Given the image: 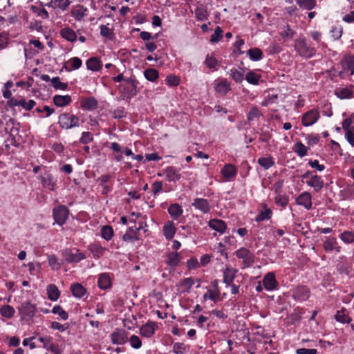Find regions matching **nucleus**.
Masks as SVG:
<instances>
[{"mask_svg":"<svg viewBox=\"0 0 354 354\" xmlns=\"http://www.w3.org/2000/svg\"><path fill=\"white\" fill-rule=\"evenodd\" d=\"M195 15L198 21H205L207 19V12L202 7L196 8Z\"/></svg>","mask_w":354,"mask_h":354,"instance_id":"nucleus-52","label":"nucleus"},{"mask_svg":"<svg viewBox=\"0 0 354 354\" xmlns=\"http://www.w3.org/2000/svg\"><path fill=\"white\" fill-rule=\"evenodd\" d=\"M156 327V325L154 322H149L140 328V335L146 337H150L154 334Z\"/></svg>","mask_w":354,"mask_h":354,"instance_id":"nucleus-20","label":"nucleus"},{"mask_svg":"<svg viewBox=\"0 0 354 354\" xmlns=\"http://www.w3.org/2000/svg\"><path fill=\"white\" fill-rule=\"evenodd\" d=\"M93 140V134L88 131H84L82 134L80 142L82 144H87Z\"/></svg>","mask_w":354,"mask_h":354,"instance_id":"nucleus-63","label":"nucleus"},{"mask_svg":"<svg viewBox=\"0 0 354 354\" xmlns=\"http://www.w3.org/2000/svg\"><path fill=\"white\" fill-rule=\"evenodd\" d=\"M335 319L341 323H349L351 318L344 313V310H338L335 315Z\"/></svg>","mask_w":354,"mask_h":354,"instance_id":"nucleus-51","label":"nucleus"},{"mask_svg":"<svg viewBox=\"0 0 354 354\" xmlns=\"http://www.w3.org/2000/svg\"><path fill=\"white\" fill-rule=\"evenodd\" d=\"M342 64L344 69L351 72V75L354 74V56L345 57L342 61Z\"/></svg>","mask_w":354,"mask_h":354,"instance_id":"nucleus-32","label":"nucleus"},{"mask_svg":"<svg viewBox=\"0 0 354 354\" xmlns=\"http://www.w3.org/2000/svg\"><path fill=\"white\" fill-rule=\"evenodd\" d=\"M52 313L53 314H57L59 315V317L63 319V320H66L68 319V314L66 311H65L64 310L62 309V308L59 306V305H57V306H55L52 310Z\"/></svg>","mask_w":354,"mask_h":354,"instance_id":"nucleus-53","label":"nucleus"},{"mask_svg":"<svg viewBox=\"0 0 354 354\" xmlns=\"http://www.w3.org/2000/svg\"><path fill=\"white\" fill-rule=\"evenodd\" d=\"M68 64L71 65L70 68H68L66 66H64V68H66V70L67 71L70 72L73 70H76V69L80 68L82 64V62L79 57H74L69 59Z\"/></svg>","mask_w":354,"mask_h":354,"instance_id":"nucleus-36","label":"nucleus"},{"mask_svg":"<svg viewBox=\"0 0 354 354\" xmlns=\"http://www.w3.org/2000/svg\"><path fill=\"white\" fill-rule=\"evenodd\" d=\"M192 205L204 214L209 213L211 210V206L207 199L196 198L194 200Z\"/></svg>","mask_w":354,"mask_h":354,"instance_id":"nucleus-12","label":"nucleus"},{"mask_svg":"<svg viewBox=\"0 0 354 354\" xmlns=\"http://www.w3.org/2000/svg\"><path fill=\"white\" fill-rule=\"evenodd\" d=\"M337 242L335 237L328 236L323 243V247L326 252H330L334 250L335 245H337Z\"/></svg>","mask_w":354,"mask_h":354,"instance_id":"nucleus-39","label":"nucleus"},{"mask_svg":"<svg viewBox=\"0 0 354 354\" xmlns=\"http://www.w3.org/2000/svg\"><path fill=\"white\" fill-rule=\"evenodd\" d=\"M339 238L346 244L352 243L354 242V232L344 231L340 234Z\"/></svg>","mask_w":354,"mask_h":354,"instance_id":"nucleus-45","label":"nucleus"},{"mask_svg":"<svg viewBox=\"0 0 354 354\" xmlns=\"http://www.w3.org/2000/svg\"><path fill=\"white\" fill-rule=\"evenodd\" d=\"M165 174L167 179L170 182H176L181 178V174L179 173V170L172 166L167 167L165 170Z\"/></svg>","mask_w":354,"mask_h":354,"instance_id":"nucleus-17","label":"nucleus"},{"mask_svg":"<svg viewBox=\"0 0 354 354\" xmlns=\"http://www.w3.org/2000/svg\"><path fill=\"white\" fill-rule=\"evenodd\" d=\"M293 151L301 158L307 154V147L301 142H297L294 145Z\"/></svg>","mask_w":354,"mask_h":354,"instance_id":"nucleus-40","label":"nucleus"},{"mask_svg":"<svg viewBox=\"0 0 354 354\" xmlns=\"http://www.w3.org/2000/svg\"><path fill=\"white\" fill-rule=\"evenodd\" d=\"M319 118V113L317 110L312 109L305 113L301 118L302 124L308 127L315 124Z\"/></svg>","mask_w":354,"mask_h":354,"instance_id":"nucleus-9","label":"nucleus"},{"mask_svg":"<svg viewBox=\"0 0 354 354\" xmlns=\"http://www.w3.org/2000/svg\"><path fill=\"white\" fill-rule=\"evenodd\" d=\"M297 3L301 8L311 10L316 6V0H296Z\"/></svg>","mask_w":354,"mask_h":354,"instance_id":"nucleus-37","label":"nucleus"},{"mask_svg":"<svg viewBox=\"0 0 354 354\" xmlns=\"http://www.w3.org/2000/svg\"><path fill=\"white\" fill-rule=\"evenodd\" d=\"M248 55L252 61H259L263 57L262 51L258 48L250 49L248 51Z\"/></svg>","mask_w":354,"mask_h":354,"instance_id":"nucleus-42","label":"nucleus"},{"mask_svg":"<svg viewBox=\"0 0 354 354\" xmlns=\"http://www.w3.org/2000/svg\"><path fill=\"white\" fill-rule=\"evenodd\" d=\"M289 201V197L286 195L278 194L274 198V203L277 205L285 207L287 206Z\"/></svg>","mask_w":354,"mask_h":354,"instance_id":"nucleus-46","label":"nucleus"},{"mask_svg":"<svg viewBox=\"0 0 354 354\" xmlns=\"http://www.w3.org/2000/svg\"><path fill=\"white\" fill-rule=\"evenodd\" d=\"M294 48L297 53L305 59L311 58L316 53L315 48L308 46L305 38H298L295 39Z\"/></svg>","mask_w":354,"mask_h":354,"instance_id":"nucleus-2","label":"nucleus"},{"mask_svg":"<svg viewBox=\"0 0 354 354\" xmlns=\"http://www.w3.org/2000/svg\"><path fill=\"white\" fill-rule=\"evenodd\" d=\"M82 107L88 111H93L97 108V101L94 97H90L82 102Z\"/></svg>","mask_w":354,"mask_h":354,"instance_id":"nucleus-28","label":"nucleus"},{"mask_svg":"<svg viewBox=\"0 0 354 354\" xmlns=\"http://www.w3.org/2000/svg\"><path fill=\"white\" fill-rule=\"evenodd\" d=\"M295 299L298 301H305L309 297V290L305 286L297 287L292 293Z\"/></svg>","mask_w":354,"mask_h":354,"instance_id":"nucleus-14","label":"nucleus"},{"mask_svg":"<svg viewBox=\"0 0 354 354\" xmlns=\"http://www.w3.org/2000/svg\"><path fill=\"white\" fill-rule=\"evenodd\" d=\"M71 102V97L68 95H56L53 97V103L59 107L65 106Z\"/></svg>","mask_w":354,"mask_h":354,"instance_id":"nucleus-23","label":"nucleus"},{"mask_svg":"<svg viewBox=\"0 0 354 354\" xmlns=\"http://www.w3.org/2000/svg\"><path fill=\"white\" fill-rule=\"evenodd\" d=\"M144 76L147 80L155 82L158 78L159 73L155 68H147L144 71Z\"/></svg>","mask_w":354,"mask_h":354,"instance_id":"nucleus-38","label":"nucleus"},{"mask_svg":"<svg viewBox=\"0 0 354 354\" xmlns=\"http://www.w3.org/2000/svg\"><path fill=\"white\" fill-rule=\"evenodd\" d=\"M61 36L68 41L73 42L77 39L76 32L70 28H64L60 30Z\"/></svg>","mask_w":354,"mask_h":354,"instance_id":"nucleus-25","label":"nucleus"},{"mask_svg":"<svg viewBox=\"0 0 354 354\" xmlns=\"http://www.w3.org/2000/svg\"><path fill=\"white\" fill-rule=\"evenodd\" d=\"M185 351V345L181 342L175 343L173 346V351L176 354H183Z\"/></svg>","mask_w":354,"mask_h":354,"instance_id":"nucleus-64","label":"nucleus"},{"mask_svg":"<svg viewBox=\"0 0 354 354\" xmlns=\"http://www.w3.org/2000/svg\"><path fill=\"white\" fill-rule=\"evenodd\" d=\"M86 64L87 68L92 71H98L102 67V62L98 58H97L95 57L89 58L86 61Z\"/></svg>","mask_w":354,"mask_h":354,"instance_id":"nucleus-22","label":"nucleus"},{"mask_svg":"<svg viewBox=\"0 0 354 354\" xmlns=\"http://www.w3.org/2000/svg\"><path fill=\"white\" fill-rule=\"evenodd\" d=\"M10 38L9 34L6 32L0 33V49H5L8 47Z\"/></svg>","mask_w":354,"mask_h":354,"instance_id":"nucleus-54","label":"nucleus"},{"mask_svg":"<svg viewBox=\"0 0 354 354\" xmlns=\"http://www.w3.org/2000/svg\"><path fill=\"white\" fill-rule=\"evenodd\" d=\"M62 257L68 263H78L86 258V256L77 249H66L62 252Z\"/></svg>","mask_w":354,"mask_h":354,"instance_id":"nucleus-5","label":"nucleus"},{"mask_svg":"<svg viewBox=\"0 0 354 354\" xmlns=\"http://www.w3.org/2000/svg\"><path fill=\"white\" fill-rule=\"evenodd\" d=\"M19 315L22 319L30 320L33 318L36 312V306L30 301L21 304L18 308Z\"/></svg>","mask_w":354,"mask_h":354,"instance_id":"nucleus-4","label":"nucleus"},{"mask_svg":"<svg viewBox=\"0 0 354 354\" xmlns=\"http://www.w3.org/2000/svg\"><path fill=\"white\" fill-rule=\"evenodd\" d=\"M262 114L257 106H253L248 114V120L249 122L259 118Z\"/></svg>","mask_w":354,"mask_h":354,"instance_id":"nucleus-57","label":"nucleus"},{"mask_svg":"<svg viewBox=\"0 0 354 354\" xmlns=\"http://www.w3.org/2000/svg\"><path fill=\"white\" fill-rule=\"evenodd\" d=\"M236 256L238 259H243V263L245 268L250 267L254 262V254L245 248H241L236 250Z\"/></svg>","mask_w":354,"mask_h":354,"instance_id":"nucleus-7","label":"nucleus"},{"mask_svg":"<svg viewBox=\"0 0 354 354\" xmlns=\"http://www.w3.org/2000/svg\"><path fill=\"white\" fill-rule=\"evenodd\" d=\"M208 225L211 229H212L221 234L224 233L227 228V225H226L225 223L223 220H220V219L210 220L209 221Z\"/></svg>","mask_w":354,"mask_h":354,"instance_id":"nucleus-18","label":"nucleus"},{"mask_svg":"<svg viewBox=\"0 0 354 354\" xmlns=\"http://www.w3.org/2000/svg\"><path fill=\"white\" fill-rule=\"evenodd\" d=\"M52 86L55 89L66 90L68 87L66 83L62 82L59 77H55L51 79Z\"/></svg>","mask_w":354,"mask_h":354,"instance_id":"nucleus-48","label":"nucleus"},{"mask_svg":"<svg viewBox=\"0 0 354 354\" xmlns=\"http://www.w3.org/2000/svg\"><path fill=\"white\" fill-rule=\"evenodd\" d=\"M335 95L339 99H348L353 96V91L348 87L335 89Z\"/></svg>","mask_w":354,"mask_h":354,"instance_id":"nucleus-31","label":"nucleus"},{"mask_svg":"<svg viewBox=\"0 0 354 354\" xmlns=\"http://www.w3.org/2000/svg\"><path fill=\"white\" fill-rule=\"evenodd\" d=\"M88 250L93 254V257L100 258L104 254L105 248L97 244H91L88 247Z\"/></svg>","mask_w":354,"mask_h":354,"instance_id":"nucleus-34","label":"nucleus"},{"mask_svg":"<svg viewBox=\"0 0 354 354\" xmlns=\"http://www.w3.org/2000/svg\"><path fill=\"white\" fill-rule=\"evenodd\" d=\"M48 297L50 300L55 301H57L60 295V292L55 284H50L46 288Z\"/></svg>","mask_w":354,"mask_h":354,"instance_id":"nucleus-27","label":"nucleus"},{"mask_svg":"<svg viewBox=\"0 0 354 354\" xmlns=\"http://www.w3.org/2000/svg\"><path fill=\"white\" fill-rule=\"evenodd\" d=\"M261 75H258L253 71L248 72L245 75L246 81L251 84L258 85Z\"/></svg>","mask_w":354,"mask_h":354,"instance_id":"nucleus-44","label":"nucleus"},{"mask_svg":"<svg viewBox=\"0 0 354 354\" xmlns=\"http://www.w3.org/2000/svg\"><path fill=\"white\" fill-rule=\"evenodd\" d=\"M168 212L173 219H177L182 215L183 210L180 205L174 203L169 207Z\"/></svg>","mask_w":354,"mask_h":354,"instance_id":"nucleus-29","label":"nucleus"},{"mask_svg":"<svg viewBox=\"0 0 354 354\" xmlns=\"http://www.w3.org/2000/svg\"><path fill=\"white\" fill-rule=\"evenodd\" d=\"M42 186L49 189L54 191L57 187V180L53 175L48 171H46L39 176Z\"/></svg>","mask_w":354,"mask_h":354,"instance_id":"nucleus-8","label":"nucleus"},{"mask_svg":"<svg viewBox=\"0 0 354 354\" xmlns=\"http://www.w3.org/2000/svg\"><path fill=\"white\" fill-rule=\"evenodd\" d=\"M98 286L100 289L106 290L111 287V280L107 273H102L98 277Z\"/></svg>","mask_w":354,"mask_h":354,"instance_id":"nucleus-21","label":"nucleus"},{"mask_svg":"<svg viewBox=\"0 0 354 354\" xmlns=\"http://www.w3.org/2000/svg\"><path fill=\"white\" fill-rule=\"evenodd\" d=\"M229 75L236 83H241L244 79L243 72L239 71L234 68L230 69Z\"/></svg>","mask_w":354,"mask_h":354,"instance_id":"nucleus-43","label":"nucleus"},{"mask_svg":"<svg viewBox=\"0 0 354 354\" xmlns=\"http://www.w3.org/2000/svg\"><path fill=\"white\" fill-rule=\"evenodd\" d=\"M127 332L123 329H116L111 335V342L113 344H124L127 342Z\"/></svg>","mask_w":354,"mask_h":354,"instance_id":"nucleus-10","label":"nucleus"},{"mask_svg":"<svg viewBox=\"0 0 354 354\" xmlns=\"http://www.w3.org/2000/svg\"><path fill=\"white\" fill-rule=\"evenodd\" d=\"M138 83L135 77H131L119 86L123 99H131L136 95Z\"/></svg>","mask_w":354,"mask_h":354,"instance_id":"nucleus-1","label":"nucleus"},{"mask_svg":"<svg viewBox=\"0 0 354 354\" xmlns=\"http://www.w3.org/2000/svg\"><path fill=\"white\" fill-rule=\"evenodd\" d=\"M166 82L170 86H176L180 84V78L176 75H170L167 77Z\"/></svg>","mask_w":354,"mask_h":354,"instance_id":"nucleus-59","label":"nucleus"},{"mask_svg":"<svg viewBox=\"0 0 354 354\" xmlns=\"http://www.w3.org/2000/svg\"><path fill=\"white\" fill-rule=\"evenodd\" d=\"M35 104L36 102L33 100H30L28 102H26L24 98L19 100V106L23 107L27 111H30Z\"/></svg>","mask_w":354,"mask_h":354,"instance_id":"nucleus-58","label":"nucleus"},{"mask_svg":"<svg viewBox=\"0 0 354 354\" xmlns=\"http://www.w3.org/2000/svg\"><path fill=\"white\" fill-rule=\"evenodd\" d=\"M263 285L268 291L277 289L278 282L277 281L275 275L273 272H268L264 276L263 279Z\"/></svg>","mask_w":354,"mask_h":354,"instance_id":"nucleus-11","label":"nucleus"},{"mask_svg":"<svg viewBox=\"0 0 354 354\" xmlns=\"http://www.w3.org/2000/svg\"><path fill=\"white\" fill-rule=\"evenodd\" d=\"M100 28V34L102 37H107L109 39H113V32L111 29L108 28L106 25H101Z\"/></svg>","mask_w":354,"mask_h":354,"instance_id":"nucleus-56","label":"nucleus"},{"mask_svg":"<svg viewBox=\"0 0 354 354\" xmlns=\"http://www.w3.org/2000/svg\"><path fill=\"white\" fill-rule=\"evenodd\" d=\"M236 272L237 270L232 268L231 266H226L223 273V282L227 286L231 285L236 277Z\"/></svg>","mask_w":354,"mask_h":354,"instance_id":"nucleus-15","label":"nucleus"},{"mask_svg":"<svg viewBox=\"0 0 354 354\" xmlns=\"http://www.w3.org/2000/svg\"><path fill=\"white\" fill-rule=\"evenodd\" d=\"M102 236L106 241L110 240L113 235V231L111 226L109 225H104L102 227L101 230Z\"/></svg>","mask_w":354,"mask_h":354,"instance_id":"nucleus-50","label":"nucleus"},{"mask_svg":"<svg viewBox=\"0 0 354 354\" xmlns=\"http://www.w3.org/2000/svg\"><path fill=\"white\" fill-rule=\"evenodd\" d=\"M129 342H130L131 346L133 348L138 349V348H140L142 346L141 340L140 339V338L138 336H136L135 335H133L131 336V337L129 339Z\"/></svg>","mask_w":354,"mask_h":354,"instance_id":"nucleus-62","label":"nucleus"},{"mask_svg":"<svg viewBox=\"0 0 354 354\" xmlns=\"http://www.w3.org/2000/svg\"><path fill=\"white\" fill-rule=\"evenodd\" d=\"M295 35V32L290 28L289 25H286L284 30L280 32V36L284 41L291 39Z\"/></svg>","mask_w":354,"mask_h":354,"instance_id":"nucleus-41","label":"nucleus"},{"mask_svg":"<svg viewBox=\"0 0 354 354\" xmlns=\"http://www.w3.org/2000/svg\"><path fill=\"white\" fill-rule=\"evenodd\" d=\"M221 174L227 179L234 177L236 174V167L232 164H227L222 169Z\"/></svg>","mask_w":354,"mask_h":354,"instance_id":"nucleus-26","label":"nucleus"},{"mask_svg":"<svg viewBox=\"0 0 354 354\" xmlns=\"http://www.w3.org/2000/svg\"><path fill=\"white\" fill-rule=\"evenodd\" d=\"M230 90V84L226 80H221L215 86V91L221 95H225Z\"/></svg>","mask_w":354,"mask_h":354,"instance_id":"nucleus-30","label":"nucleus"},{"mask_svg":"<svg viewBox=\"0 0 354 354\" xmlns=\"http://www.w3.org/2000/svg\"><path fill=\"white\" fill-rule=\"evenodd\" d=\"M162 231L166 239L171 240L176 232L174 222L171 221H167L163 226Z\"/></svg>","mask_w":354,"mask_h":354,"instance_id":"nucleus-16","label":"nucleus"},{"mask_svg":"<svg viewBox=\"0 0 354 354\" xmlns=\"http://www.w3.org/2000/svg\"><path fill=\"white\" fill-rule=\"evenodd\" d=\"M1 315L4 317H12L15 313V309L13 307L9 305H5L1 308Z\"/></svg>","mask_w":354,"mask_h":354,"instance_id":"nucleus-49","label":"nucleus"},{"mask_svg":"<svg viewBox=\"0 0 354 354\" xmlns=\"http://www.w3.org/2000/svg\"><path fill=\"white\" fill-rule=\"evenodd\" d=\"M73 295L77 298H82L86 292V288L80 283H73L71 286Z\"/></svg>","mask_w":354,"mask_h":354,"instance_id":"nucleus-24","label":"nucleus"},{"mask_svg":"<svg viewBox=\"0 0 354 354\" xmlns=\"http://www.w3.org/2000/svg\"><path fill=\"white\" fill-rule=\"evenodd\" d=\"M69 209L65 205H59L53 210V216L55 221L59 225H64L68 216Z\"/></svg>","mask_w":354,"mask_h":354,"instance_id":"nucleus-6","label":"nucleus"},{"mask_svg":"<svg viewBox=\"0 0 354 354\" xmlns=\"http://www.w3.org/2000/svg\"><path fill=\"white\" fill-rule=\"evenodd\" d=\"M166 263L171 267H176L180 261L179 254L176 252H171L167 256Z\"/></svg>","mask_w":354,"mask_h":354,"instance_id":"nucleus-33","label":"nucleus"},{"mask_svg":"<svg viewBox=\"0 0 354 354\" xmlns=\"http://www.w3.org/2000/svg\"><path fill=\"white\" fill-rule=\"evenodd\" d=\"M31 9L33 12L37 13L43 19H48L49 17L48 12L45 8L39 9L37 6H32Z\"/></svg>","mask_w":354,"mask_h":354,"instance_id":"nucleus-60","label":"nucleus"},{"mask_svg":"<svg viewBox=\"0 0 354 354\" xmlns=\"http://www.w3.org/2000/svg\"><path fill=\"white\" fill-rule=\"evenodd\" d=\"M272 211L270 209H266L264 211H261L260 213L256 216L255 221L257 222H261L265 220H268L272 216Z\"/></svg>","mask_w":354,"mask_h":354,"instance_id":"nucleus-47","label":"nucleus"},{"mask_svg":"<svg viewBox=\"0 0 354 354\" xmlns=\"http://www.w3.org/2000/svg\"><path fill=\"white\" fill-rule=\"evenodd\" d=\"M306 183L308 185L313 187L315 192L320 191L324 187V181L322 178L317 175H313Z\"/></svg>","mask_w":354,"mask_h":354,"instance_id":"nucleus-19","label":"nucleus"},{"mask_svg":"<svg viewBox=\"0 0 354 354\" xmlns=\"http://www.w3.org/2000/svg\"><path fill=\"white\" fill-rule=\"evenodd\" d=\"M131 233H134V231L132 229V227H129L127 230V232L123 235L122 236V239L124 241H133V240H139V238L138 237V236L136 234H135L134 236H133Z\"/></svg>","mask_w":354,"mask_h":354,"instance_id":"nucleus-61","label":"nucleus"},{"mask_svg":"<svg viewBox=\"0 0 354 354\" xmlns=\"http://www.w3.org/2000/svg\"><path fill=\"white\" fill-rule=\"evenodd\" d=\"M223 30L220 26H217L213 35H211L210 41L212 43L218 42L223 37Z\"/></svg>","mask_w":354,"mask_h":354,"instance_id":"nucleus-55","label":"nucleus"},{"mask_svg":"<svg viewBox=\"0 0 354 354\" xmlns=\"http://www.w3.org/2000/svg\"><path fill=\"white\" fill-rule=\"evenodd\" d=\"M58 124L62 129H70L80 126V118L71 113H64L59 115Z\"/></svg>","mask_w":354,"mask_h":354,"instance_id":"nucleus-3","label":"nucleus"},{"mask_svg":"<svg viewBox=\"0 0 354 354\" xmlns=\"http://www.w3.org/2000/svg\"><path fill=\"white\" fill-rule=\"evenodd\" d=\"M312 196L311 194L305 192L300 194L296 199L297 205L304 206L306 209H310L312 207Z\"/></svg>","mask_w":354,"mask_h":354,"instance_id":"nucleus-13","label":"nucleus"},{"mask_svg":"<svg viewBox=\"0 0 354 354\" xmlns=\"http://www.w3.org/2000/svg\"><path fill=\"white\" fill-rule=\"evenodd\" d=\"M257 162L265 169H268L274 165V161L272 156L261 157L258 159Z\"/></svg>","mask_w":354,"mask_h":354,"instance_id":"nucleus-35","label":"nucleus"}]
</instances>
